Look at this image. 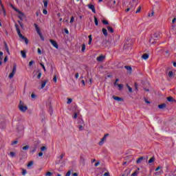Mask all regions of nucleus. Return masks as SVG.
Wrapping results in <instances>:
<instances>
[{
  "instance_id": "40",
  "label": "nucleus",
  "mask_w": 176,
  "mask_h": 176,
  "mask_svg": "<svg viewBox=\"0 0 176 176\" xmlns=\"http://www.w3.org/2000/svg\"><path fill=\"white\" fill-rule=\"evenodd\" d=\"M141 12V6L138 7V9L136 10L135 13H140Z\"/></svg>"
},
{
  "instance_id": "5",
  "label": "nucleus",
  "mask_w": 176,
  "mask_h": 176,
  "mask_svg": "<svg viewBox=\"0 0 176 176\" xmlns=\"http://www.w3.org/2000/svg\"><path fill=\"white\" fill-rule=\"evenodd\" d=\"M108 135H109V134L107 133L104 135V137L101 139L100 142H99V145L101 146L102 145H104V142H105V141H107V137H108Z\"/></svg>"
},
{
  "instance_id": "22",
  "label": "nucleus",
  "mask_w": 176,
  "mask_h": 176,
  "mask_svg": "<svg viewBox=\"0 0 176 176\" xmlns=\"http://www.w3.org/2000/svg\"><path fill=\"white\" fill-rule=\"evenodd\" d=\"M142 160H144V157H141L140 158H138L137 160H136V163L138 164H140V163H141V162H142Z\"/></svg>"
},
{
  "instance_id": "24",
  "label": "nucleus",
  "mask_w": 176,
  "mask_h": 176,
  "mask_svg": "<svg viewBox=\"0 0 176 176\" xmlns=\"http://www.w3.org/2000/svg\"><path fill=\"white\" fill-rule=\"evenodd\" d=\"M85 50H86V45L84 43L82 45L81 52H82V53H85Z\"/></svg>"
},
{
  "instance_id": "17",
  "label": "nucleus",
  "mask_w": 176,
  "mask_h": 176,
  "mask_svg": "<svg viewBox=\"0 0 176 176\" xmlns=\"http://www.w3.org/2000/svg\"><path fill=\"white\" fill-rule=\"evenodd\" d=\"M116 4V1H109V6H110V8H114Z\"/></svg>"
},
{
  "instance_id": "19",
  "label": "nucleus",
  "mask_w": 176,
  "mask_h": 176,
  "mask_svg": "<svg viewBox=\"0 0 176 176\" xmlns=\"http://www.w3.org/2000/svg\"><path fill=\"white\" fill-rule=\"evenodd\" d=\"M21 54L23 58H27V54L25 53V51H23V50L21 51Z\"/></svg>"
},
{
  "instance_id": "54",
  "label": "nucleus",
  "mask_w": 176,
  "mask_h": 176,
  "mask_svg": "<svg viewBox=\"0 0 176 176\" xmlns=\"http://www.w3.org/2000/svg\"><path fill=\"white\" fill-rule=\"evenodd\" d=\"M41 151H46V146H42L41 148Z\"/></svg>"
},
{
  "instance_id": "34",
  "label": "nucleus",
  "mask_w": 176,
  "mask_h": 176,
  "mask_svg": "<svg viewBox=\"0 0 176 176\" xmlns=\"http://www.w3.org/2000/svg\"><path fill=\"white\" fill-rule=\"evenodd\" d=\"M124 68H126L127 69V71H130V72H131V67L130 66H125Z\"/></svg>"
},
{
  "instance_id": "39",
  "label": "nucleus",
  "mask_w": 176,
  "mask_h": 176,
  "mask_svg": "<svg viewBox=\"0 0 176 176\" xmlns=\"http://www.w3.org/2000/svg\"><path fill=\"white\" fill-rule=\"evenodd\" d=\"M53 80H54V83H57V76L55 75L54 76Z\"/></svg>"
},
{
  "instance_id": "43",
  "label": "nucleus",
  "mask_w": 176,
  "mask_h": 176,
  "mask_svg": "<svg viewBox=\"0 0 176 176\" xmlns=\"http://www.w3.org/2000/svg\"><path fill=\"white\" fill-rule=\"evenodd\" d=\"M34 60H31L30 63H29V67H32V64H34Z\"/></svg>"
},
{
  "instance_id": "4",
  "label": "nucleus",
  "mask_w": 176,
  "mask_h": 176,
  "mask_svg": "<svg viewBox=\"0 0 176 176\" xmlns=\"http://www.w3.org/2000/svg\"><path fill=\"white\" fill-rule=\"evenodd\" d=\"M14 10H16V12H19V14L18 15V17H19V19H20V20H23L25 17V15L21 11H20L17 9H14Z\"/></svg>"
},
{
  "instance_id": "14",
  "label": "nucleus",
  "mask_w": 176,
  "mask_h": 176,
  "mask_svg": "<svg viewBox=\"0 0 176 176\" xmlns=\"http://www.w3.org/2000/svg\"><path fill=\"white\" fill-rule=\"evenodd\" d=\"M0 5L1 6L4 16H6V10H5V7H3V4H2V1L1 0H0Z\"/></svg>"
},
{
  "instance_id": "31",
  "label": "nucleus",
  "mask_w": 176,
  "mask_h": 176,
  "mask_svg": "<svg viewBox=\"0 0 176 176\" xmlns=\"http://www.w3.org/2000/svg\"><path fill=\"white\" fill-rule=\"evenodd\" d=\"M117 86L119 88V90H122L123 89V84H118Z\"/></svg>"
},
{
  "instance_id": "11",
  "label": "nucleus",
  "mask_w": 176,
  "mask_h": 176,
  "mask_svg": "<svg viewBox=\"0 0 176 176\" xmlns=\"http://www.w3.org/2000/svg\"><path fill=\"white\" fill-rule=\"evenodd\" d=\"M113 100H115L116 101H118V102L123 101V98H120V97H118V96H113Z\"/></svg>"
},
{
  "instance_id": "35",
  "label": "nucleus",
  "mask_w": 176,
  "mask_h": 176,
  "mask_svg": "<svg viewBox=\"0 0 176 176\" xmlns=\"http://www.w3.org/2000/svg\"><path fill=\"white\" fill-rule=\"evenodd\" d=\"M34 164V162L30 161L28 164V167H32V166Z\"/></svg>"
},
{
  "instance_id": "32",
  "label": "nucleus",
  "mask_w": 176,
  "mask_h": 176,
  "mask_svg": "<svg viewBox=\"0 0 176 176\" xmlns=\"http://www.w3.org/2000/svg\"><path fill=\"white\" fill-rule=\"evenodd\" d=\"M10 156H11V157H14V156H16V153L14 152H10Z\"/></svg>"
},
{
  "instance_id": "3",
  "label": "nucleus",
  "mask_w": 176,
  "mask_h": 176,
  "mask_svg": "<svg viewBox=\"0 0 176 176\" xmlns=\"http://www.w3.org/2000/svg\"><path fill=\"white\" fill-rule=\"evenodd\" d=\"M19 111H21V112H27V110L28 109V107H27V105H24V103L20 101L19 104Z\"/></svg>"
},
{
  "instance_id": "36",
  "label": "nucleus",
  "mask_w": 176,
  "mask_h": 176,
  "mask_svg": "<svg viewBox=\"0 0 176 176\" xmlns=\"http://www.w3.org/2000/svg\"><path fill=\"white\" fill-rule=\"evenodd\" d=\"M65 156V153H63L60 156V160H63V157Z\"/></svg>"
},
{
  "instance_id": "47",
  "label": "nucleus",
  "mask_w": 176,
  "mask_h": 176,
  "mask_svg": "<svg viewBox=\"0 0 176 176\" xmlns=\"http://www.w3.org/2000/svg\"><path fill=\"white\" fill-rule=\"evenodd\" d=\"M102 23H103L104 24H105L106 25L109 24L108 21H107V20H103V21H102Z\"/></svg>"
},
{
  "instance_id": "27",
  "label": "nucleus",
  "mask_w": 176,
  "mask_h": 176,
  "mask_svg": "<svg viewBox=\"0 0 176 176\" xmlns=\"http://www.w3.org/2000/svg\"><path fill=\"white\" fill-rule=\"evenodd\" d=\"M49 1L47 0H43L44 7L47 8V3Z\"/></svg>"
},
{
  "instance_id": "15",
  "label": "nucleus",
  "mask_w": 176,
  "mask_h": 176,
  "mask_svg": "<svg viewBox=\"0 0 176 176\" xmlns=\"http://www.w3.org/2000/svg\"><path fill=\"white\" fill-rule=\"evenodd\" d=\"M80 160L81 163H85V162L86 160V156H85L84 155H81L80 157Z\"/></svg>"
},
{
  "instance_id": "28",
  "label": "nucleus",
  "mask_w": 176,
  "mask_h": 176,
  "mask_svg": "<svg viewBox=\"0 0 176 176\" xmlns=\"http://www.w3.org/2000/svg\"><path fill=\"white\" fill-rule=\"evenodd\" d=\"M94 21H95V25H98V19H97V16H94Z\"/></svg>"
},
{
  "instance_id": "52",
  "label": "nucleus",
  "mask_w": 176,
  "mask_h": 176,
  "mask_svg": "<svg viewBox=\"0 0 176 176\" xmlns=\"http://www.w3.org/2000/svg\"><path fill=\"white\" fill-rule=\"evenodd\" d=\"M31 98H36V96H35V94H32Z\"/></svg>"
},
{
  "instance_id": "50",
  "label": "nucleus",
  "mask_w": 176,
  "mask_h": 176,
  "mask_svg": "<svg viewBox=\"0 0 176 176\" xmlns=\"http://www.w3.org/2000/svg\"><path fill=\"white\" fill-rule=\"evenodd\" d=\"M41 76H42V73H38V76H37V78H38V79H41Z\"/></svg>"
},
{
  "instance_id": "64",
  "label": "nucleus",
  "mask_w": 176,
  "mask_h": 176,
  "mask_svg": "<svg viewBox=\"0 0 176 176\" xmlns=\"http://www.w3.org/2000/svg\"><path fill=\"white\" fill-rule=\"evenodd\" d=\"M72 176H78V173H73Z\"/></svg>"
},
{
  "instance_id": "6",
  "label": "nucleus",
  "mask_w": 176,
  "mask_h": 176,
  "mask_svg": "<svg viewBox=\"0 0 176 176\" xmlns=\"http://www.w3.org/2000/svg\"><path fill=\"white\" fill-rule=\"evenodd\" d=\"M16 65H14L12 69V72L8 76V78H10V79H12V78L14 76V74H16Z\"/></svg>"
},
{
  "instance_id": "21",
  "label": "nucleus",
  "mask_w": 176,
  "mask_h": 176,
  "mask_svg": "<svg viewBox=\"0 0 176 176\" xmlns=\"http://www.w3.org/2000/svg\"><path fill=\"white\" fill-rule=\"evenodd\" d=\"M107 28L109 32H111V34H113V28H112V27L107 26Z\"/></svg>"
},
{
  "instance_id": "41",
  "label": "nucleus",
  "mask_w": 176,
  "mask_h": 176,
  "mask_svg": "<svg viewBox=\"0 0 176 176\" xmlns=\"http://www.w3.org/2000/svg\"><path fill=\"white\" fill-rule=\"evenodd\" d=\"M71 102H72V99H71V98H67V104H71Z\"/></svg>"
},
{
  "instance_id": "16",
  "label": "nucleus",
  "mask_w": 176,
  "mask_h": 176,
  "mask_svg": "<svg viewBox=\"0 0 176 176\" xmlns=\"http://www.w3.org/2000/svg\"><path fill=\"white\" fill-rule=\"evenodd\" d=\"M142 58L143 60H148L149 58V54H144L142 56Z\"/></svg>"
},
{
  "instance_id": "48",
  "label": "nucleus",
  "mask_w": 176,
  "mask_h": 176,
  "mask_svg": "<svg viewBox=\"0 0 176 176\" xmlns=\"http://www.w3.org/2000/svg\"><path fill=\"white\" fill-rule=\"evenodd\" d=\"M40 38L41 39V41H45V38H43V36H42V33H41V34H39Z\"/></svg>"
},
{
  "instance_id": "44",
  "label": "nucleus",
  "mask_w": 176,
  "mask_h": 176,
  "mask_svg": "<svg viewBox=\"0 0 176 176\" xmlns=\"http://www.w3.org/2000/svg\"><path fill=\"white\" fill-rule=\"evenodd\" d=\"M134 86H135V90H138V84L137 82H135Z\"/></svg>"
},
{
  "instance_id": "38",
  "label": "nucleus",
  "mask_w": 176,
  "mask_h": 176,
  "mask_svg": "<svg viewBox=\"0 0 176 176\" xmlns=\"http://www.w3.org/2000/svg\"><path fill=\"white\" fill-rule=\"evenodd\" d=\"M74 21H75V17L72 16L71 19H70V23L72 24V23H74Z\"/></svg>"
},
{
  "instance_id": "7",
  "label": "nucleus",
  "mask_w": 176,
  "mask_h": 176,
  "mask_svg": "<svg viewBox=\"0 0 176 176\" xmlns=\"http://www.w3.org/2000/svg\"><path fill=\"white\" fill-rule=\"evenodd\" d=\"M50 42L55 49H58V44L57 43V41L50 39Z\"/></svg>"
},
{
  "instance_id": "26",
  "label": "nucleus",
  "mask_w": 176,
  "mask_h": 176,
  "mask_svg": "<svg viewBox=\"0 0 176 176\" xmlns=\"http://www.w3.org/2000/svg\"><path fill=\"white\" fill-rule=\"evenodd\" d=\"M153 162H155V157H152L151 158H150V160H148V163H153Z\"/></svg>"
},
{
  "instance_id": "37",
  "label": "nucleus",
  "mask_w": 176,
  "mask_h": 176,
  "mask_svg": "<svg viewBox=\"0 0 176 176\" xmlns=\"http://www.w3.org/2000/svg\"><path fill=\"white\" fill-rule=\"evenodd\" d=\"M45 175L46 176H52V175H53V173L52 172H47L45 173Z\"/></svg>"
},
{
  "instance_id": "2",
  "label": "nucleus",
  "mask_w": 176,
  "mask_h": 176,
  "mask_svg": "<svg viewBox=\"0 0 176 176\" xmlns=\"http://www.w3.org/2000/svg\"><path fill=\"white\" fill-rule=\"evenodd\" d=\"M160 39V33L159 32H155L151 35V39L149 40L150 43H155V41H159Z\"/></svg>"
},
{
  "instance_id": "51",
  "label": "nucleus",
  "mask_w": 176,
  "mask_h": 176,
  "mask_svg": "<svg viewBox=\"0 0 176 176\" xmlns=\"http://www.w3.org/2000/svg\"><path fill=\"white\" fill-rule=\"evenodd\" d=\"M66 176H71V170H69V171L66 173Z\"/></svg>"
},
{
  "instance_id": "12",
  "label": "nucleus",
  "mask_w": 176,
  "mask_h": 176,
  "mask_svg": "<svg viewBox=\"0 0 176 176\" xmlns=\"http://www.w3.org/2000/svg\"><path fill=\"white\" fill-rule=\"evenodd\" d=\"M104 58H105V56H104L103 55H100L96 58V60L97 61L101 62L104 60Z\"/></svg>"
},
{
  "instance_id": "10",
  "label": "nucleus",
  "mask_w": 176,
  "mask_h": 176,
  "mask_svg": "<svg viewBox=\"0 0 176 176\" xmlns=\"http://www.w3.org/2000/svg\"><path fill=\"white\" fill-rule=\"evenodd\" d=\"M88 8L92 10L93 13H96V8L94 7V5L89 4L88 5Z\"/></svg>"
},
{
  "instance_id": "13",
  "label": "nucleus",
  "mask_w": 176,
  "mask_h": 176,
  "mask_svg": "<svg viewBox=\"0 0 176 176\" xmlns=\"http://www.w3.org/2000/svg\"><path fill=\"white\" fill-rule=\"evenodd\" d=\"M166 107H167V104H166V103H162V104L158 105L159 109H164V108H166Z\"/></svg>"
},
{
  "instance_id": "42",
  "label": "nucleus",
  "mask_w": 176,
  "mask_h": 176,
  "mask_svg": "<svg viewBox=\"0 0 176 176\" xmlns=\"http://www.w3.org/2000/svg\"><path fill=\"white\" fill-rule=\"evenodd\" d=\"M40 65H41V67H43V69L46 72V68L45 67V65L43 63H40Z\"/></svg>"
},
{
  "instance_id": "55",
  "label": "nucleus",
  "mask_w": 176,
  "mask_h": 176,
  "mask_svg": "<svg viewBox=\"0 0 176 176\" xmlns=\"http://www.w3.org/2000/svg\"><path fill=\"white\" fill-rule=\"evenodd\" d=\"M74 119H76V118H78V113H74Z\"/></svg>"
},
{
  "instance_id": "57",
  "label": "nucleus",
  "mask_w": 176,
  "mask_h": 176,
  "mask_svg": "<svg viewBox=\"0 0 176 176\" xmlns=\"http://www.w3.org/2000/svg\"><path fill=\"white\" fill-rule=\"evenodd\" d=\"M75 78H76V79H78V78H79V73L76 74Z\"/></svg>"
},
{
  "instance_id": "45",
  "label": "nucleus",
  "mask_w": 176,
  "mask_h": 176,
  "mask_svg": "<svg viewBox=\"0 0 176 176\" xmlns=\"http://www.w3.org/2000/svg\"><path fill=\"white\" fill-rule=\"evenodd\" d=\"M78 129H79L80 131H82V130H83L84 128H83L82 125H79Z\"/></svg>"
},
{
  "instance_id": "8",
  "label": "nucleus",
  "mask_w": 176,
  "mask_h": 176,
  "mask_svg": "<svg viewBox=\"0 0 176 176\" xmlns=\"http://www.w3.org/2000/svg\"><path fill=\"white\" fill-rule=\"evenodd\" d=\"M49 80H44L43 81H41V89H44L45 88V86H46L47 82Z\"/></svg>"
},
{
  "instance_id": "60",
  "label": "nucleus",
  "mask_w": 176,
  "mask_h": 176,
  "mask_svg": "<svg viewBox=\"0 0 176 176\" xmlns=\"http://www.w3.org/2000/svg\"><path fill=\"white\" fill-rule=\"evenodd\" d=\"M103 175L104 176H109V173L106 172Z\"/></svg>"
},
{
  "instance_id": "20",
  "label": "nucleus",
  "mask_w": 176,
  "mask_h": 176,
  "mask_svg": "<svg viewBox=\"0 0 176 176\" xmlns=\"http://www.w3.org/2000/svg\"><path fill=\"white\" fill-rule=\"evenodd\" d=\"M167 100L169 102H174L175 99L174 98L171 97V96H169L167 98Z\"/></svg>"
},
{
  "instance_id": "62",
  "label": "nucleus",
  "mask_w": 176,
  "mask_h": 176,
  "mask_svg": "<svg viewBox=\"0 0 176 176\" xmlns=\"http://www.w3.org/2000/svg\"><path fill=\"white\" fill-rule=\"evenodd\" d=\"M176 22V18H174L173 20H172V23L173 24H174V23Z\"/></svg>"
},
{
  "instance_id": "61",
  "label": "nucleus",
  "mask_w": 176,
  "mask_h": 176,
  "mask_svg": "<svg viewBox=\"0 0 176 176\" xmlns=\"http://www.w3.org/2000/svg\"><path fill=\"white\" fill-rule=\"evenodd\" d=\"M100 166V162H96V163L95 164V167H97V166Z\"/></svg>"
},
{
  "instance_id": "59",
  "label": "nucleus",
  "mask_w": 176,
  "mask_h": 176,
  "mask_svg": "<svg viewBox=\"0 0 176 176\" xmlns=\"http://www.w3.org/2000/svg\"><path fill=\"white\" fill-rule=\"evenodd\" d=\"M160 168H162L161 166H157V168L155 169V171H159V170H160Z\"/></svg>"
},
{
  "instance_id": "1",
  "label": "nucleus",
  "mask_w": 176,
  "mask_h": 176,
  "mask_svg": "<svg viewBox=\"0 0 176 176\" xmlns=\"http://www.w3.org/2000/svg\"><path fill=\"white\" fill-rule=\"evenodd\" d=\"M15 28L16 30V32L19 36V38H21V39H23L25 43H26V45H28V43L30 42V41L28 40V38H27V37L23 36V34H21V31H20V28H19V25L15 24Z\"/></svg>"
},
{
  "instance_id": "18",
  "label": "nucleus",
  "mask_w": 176,
  "mask_h": 176,
  "mask_svg": "<svg viewBox=\"0 0 176 176\" xmlns=\"http://www.w3.org/2000/svg\"><path fill=\"white\" fill-rule=\"evenodd\" d=\"M102 32L103 33V35H104V36H108V31L107 30V29L102 28Z\"/></svg>"
},
{
  "instance_id": "9",
  "label": "nucleus",
  "mask_w": 176,
  "mask_h": 176,
  "mask_svg": "<svg viewBox=\"0 0 176 176\" xmlns=\"http://www.w3.org/2000/svg\"><path fill=\"white\" fill-rule=\"evenodd\" d=\"M4 47L8 53V54L10 55V51H9V47L8 46V43H6V41H4Z\"/></svg>"
},
{
  "instance_id": "25",
  "label": "nucleus",
  "mask_w": 176,
  "mask_h": 176,
  "mask_svg": "<svg viewBox=\"0 0 176 176\" xmlns=\"http://www.w3.org/2000/svg\"><path fill=\"white\" fill-rule=\"evenodd\" d=\"M29 148H30V146L28 145H26L22 148L23 151H28Z\"/></svg>"
},
{
  "instance_id": "30",
  "label": "nucleus",
  "mask_w": 176,
  "mask_h": 176,
  "mask_svg": "<svg viewBox=\"0 0 176 176\" xmlns=\"http://www.w3.org/2000/svg\"><path fill=\"white\" fill-rule=\"evenodd\" d=\"M138 170H135L131 174V176H138Z\"/></svg>"
},
{
  "instance_id": "49",
  "label": "nucleus",
  "mask_w": 176,
  "mask_h": 176,
  "mask_svg": "<svg viewBox=\"0 0 176 176\" xmlns=\"http://www.w3.org/2000/svg\"><path fill=\"white\" fill-rule=\"evenodd\" d=\"M43 14H47V10H46V9H44L43 10Z\"/></svg>"
},
{
  "instance_id": "29",
  "label": "nucleus",
  "mask_w": 176,
  "mask_h": 176,
  "mask_svg": "<svg viewBox=\"0 0 176 176\" xmlns=\"http://www.w3.org/2000/svg\"><path fill=\"white\" fill-rule=\"evenodd\" d=\"M21 170H22V175H25V174H27V170L24 168H21Z\"/></svg>"
},
{
  "instance_id": "23",
  "label": "nucleus",
  "mask_w": 176,
  "mask_h": 176,
  "mask_svg": "<svg viewBox=\"0 0 176 176\" xmlns=\"http://www.w3.org/2000/svg\"><path fill=\"white\" fill-rule=\"evenodd\" d=\"M168 76H169L170 78H173V76H174V73L173 72V71L168 72Z\"/></svg>"
},
{
  "instance_id": "33",
  "label": "nucleus",
  "mask_w": 176,
  "mask_h": 176,
  "mask_svg": "<svg viewBox=\"0 0 176 176\" xmlns=\"http://www.w3.org/2000/svg\"><path fill=\"white\" fill-rule=\"evenodd\" d=\"M129 89V93H133V89L129 86V85H126Z\"/></svg>"
},
{
  "instance_id": "46",
  "label": "nucleus",
  "mask_w": 176,
  "mask_h": 176,
  "mask_svg": "<svg viewBox=\"0 0 176 176\" xmlns=\"http://www.w3.org/2000/svg\"><path fill=\"white\" fill-rule=\"evenodd\" d=\"M37 53L38 54H42V51L40 50V48H38Z\"/></svg>"
},
{
  "instance_id": "58",
  "label": "nucleus",
  "mask_w": 176,
  "mask_h": 176,
  "mask_svg": "<svg viewBox=\"0 0 176 176\" xmlns=\"http://www.w3.org/2000/svg\"><path fill=\"white\" fill-rule=\"evenodd\" d=\"M91 41H93V38H89V41L88 42V45H91Z\"/></svg>"
},
{
  "instance_id": "53",
  "label": "nucleus",
  "mask_w": 176,
  "mask_h": 176,
  "mask_svg": "<svg viewBox=\"0 0 176 176\" xmlns=\"http://www.w3.org/2000/svg\"><path fill=\"white\" fill-rule=\"evenodd\" d=\"M19 142L17 140L12 142V145H16Z\"/></svg>"
},
{
  "instance_id": "56",
  "label": "nucleus",
  "mask_w": 176,
  "mask_h": 176,
  "mask_svg": "<svg viewBox=\"0 0 176 176\" xmlns=\"http://www.w3.org/2000/svg\"><path fill=\"white\" fill-rule=\"evenodd\" d=\"M36 31L37 32L38 35H41V30H39V28L38 29H36Z\"/></svg>"
},
{
  "instance_id": "63",
  "label": "nucleus",
  "mask_w": 176,
  "mask_h": 176,
  "mask_svg": "<svg viewBox=\"0 0 176 176\" xmlns=\"http://www.w3.org/2000/svg\"><path fill=\"white\" fill-rule=\"evenodd\" d=\"M6 61H8V56H6L4 58V63H6Z\"/></svg>"
}]
</instances>
